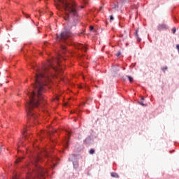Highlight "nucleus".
<instances>
[{
    "label": "nucleus",
    "instance_id": "obj_4",
    "mask_svg": "<svg viewBox=\"0 0 179 179\" xmlns=\"http://www.w3.org/2000/svg\"><path fill=\"white\" fill-rule=\"evenodd\" d=\"M77 48L78 50H81L82 51H84V52H86V51H87V48L86 47V45L83 44H78L77 45Z\"/></svg>",
    "mask_w": 179,
    "mask_h": 179
},
{
    "label": "nucleus",
    "instance_id": "obj_23",
    "mask_svg": "<svg viewBox=\"0 0 179 179\" xmlns=\"http://www.w3.org/2000/svg\"><path fill=\"white\" fill-rule=\"evenodd\" d=\"M43 134H45V132L44 131H41V134L43 135Z\"/></svg>",
    "mask_w": 179,
    "mask_h": 179
},
{
    "label": "nucleus",
    "instance_id": "obj_8",
    "mask_svg": "<svg viewBox=\"0 0 179 179\" xmlns=\"http://www.w3.org/2000/svg\"><path fill=\"white\" fill-rule=\"evenodd\" d=\"M23 160V157H19L18 159H16L15 163H19Z\"/></svg>",
    "mask_w": 179,
    "mask_h": 179
},
{
    "label": "nucleus",
    "instance_id": "obj_18",
    "mask_svg": "<svg viewBox=\"0 0 179 179\" xmlns=\"http://www.w3.org/2000/svg\"><path fill=\"white\" fill-rule=\"evenodd\" d=\"M110 20H114V17H113V15H110Z\"/></svg>",
    "mask_w": 179,
    "mask_h": 179
},
{
    "label": "nucleus",
    "instance_id": "obj_9",
    "mask_svg": "<svg viewBox=\"0 0 179 179\" xmlns=\"http://www.w3.org/2000/svg\"><path fill=\"white\" fill-rule=\"evenodd\" d=\"M66 134L67 136H71V135H72V132L71 131H66Z\"/></svg>",
    "mask_w": 179,
    "mask_h": 179
},
{
    "label": "nucleus",
    "instance_id": "obj_25",
    "mask_svg": "<svg viewBox=\"0 0 179 179\" xmlns=\"http://www.w3.org/2000/svg\"><path fill=\"white\" fill-rule=\"evenodd\" d=\"M141 100H145V99L143 97H141Z\"/></svg>",
    "mask_w": 179,
    "mask_h": 179
},
{
    "label": "nucleus",
    "instance_id": "obj_15",
    "mask_svg": "<svg viewBox=\"0 0 179 179\" xmlns=\"http://www.w3.org/2000/svg\"><path fill=\"white\" fill-rule=\"evenodd\" d=\"M73 166L76 169V167H78V163L77 162H73Z\"/></svg>",
    "mask_w": 179,
    "mask_h": 179
},
{
    "label": "nucleus",
    "instance_id": "obj_27",
    "mask_svg": "<svg viewBox=\"0 0 179 179\" xmlns=\"http://www.w3.org/2000/svg\"><path fill=\"white\" fill-rule=\"evenodd\" d=\"M0 150H1V147H0Z\"/></svg>",
    "mask_w": 179,
    "mask_h": 179
},
{
    "label": "nucleus",
    "instance_id": "obj_17",
    "mask_svg": "<svg viewBox=\"0 0 179 179\" xmlns=\"http://www.w3.org/2000/svg\"><path fill=\"white\" fill-rule=\"evenodd\" d=\"M62 48L64 51H66V48L65 46H62Z\"/></svg>",
    "mask_w": 179,
    "mask_h": 179
},
{
    "label": "nucleus",
    "instance_id": "obj_11",
    "mask_svg": "<svg viewBox=\"0 0 179 179\" xmlns=\"http://www.w3.org/2000/svg\"><path fill=\"white\" fill-rule=\"evenodd\" d=\"M127 78H128L129 82H134V78H132V77H131V76H127Z\"/></svg>",
    "mask_w": 179,
    "mask_h": 179
},
{
    "label": "nucleus",
    "instance_id": "obj_19",
    "mask_svg": "<svg viewBox=\"0 0 179 179\" xmlns=\"http://www.w3.org/2000/svg\"><path fill=\"white\" fill-rule=\"evenodd\" d=\"M117 8H118V5L115 4V6H114V8L117 9Z\"/></svg>",
    "mask_w": 179,
    "mask_h": 179
},
{
    "label": "nucleus",
    "instance_id": "obj_12",
    "mask_svg": "<svg viewBox=\"0 0 179 179\" xmlns=\"http://www.w3.org/2000/svg\"><path fill=\"white\" fill-rule=\"evenodd\" d=\"M94 149H91L90 150V155H94Z\"/></svg>",
    "mask_w": 179,
    "mask_h": 179
},
{
    "label": "nucleus",
    "instance_id": "obj_2",
    "mask_svg": "<svg viewBox=\"0 0 179 179\" xmlns=\"http://www.w3.org/2000/svg\"><path fill=\"white\" fill-rule=\"evenodd\" d=\"M56 8L59 10H64L66 13L64 19L69 20L70 16H78L76 11V5L72 1L69 0H57L55 3Z\"/></svg>",
    "mask_w": 179,
    "mask_h": 179
},
{
    "label": "nucleus",
    "instance_id": "obj_16",
    "mask_svg": "<svg viewBox=\"0 0 179 179\" xmlns=\"http://www.w3.org/2000/svg\"><path fill=\"white\" fill-rule=\"evenodd\" d=\"M162 71H164V72L167 71V66H165V67L162 68Z\"/></svg>",
    "mask_w": 179,
    "mask_h": 179
},
{
    "label": "nucleus",
    "instance_id": "obj_7",
    "mask_svg": "<svg viewBox=\"0 0 179 179\" xmlns=\"http://www.w3.org/2000/svg\"><path fill=\"white\" fill-rule=\"evenodd\" d=\"M69 143V138L66 139L64 143V147L68 148V144Z\"/></svg>",
    "mask_w": 179,
    "mask_h": 179
},
{
    "label": "nucleus",
    "instance_id": "obj_6",
    "mask_svg": "<svg viewBox=\"0 0 179 179\" xmlns=\"http://www.w3.org/2000/svg\"><path fill=\"white\" fill-rule=\"evenodd\" d=\"M27 131V128L24 127V130L22 131V135H23V136H24V138H26V134H26Z\"/></svg>",
    "mask_w": 179,
    "mask_h": 179
},
{
    "label": "nucleus",
    "instance_id": "obj_22",
    "mask_svg": "<svg viewBox=\"0 0 179 179\" xmlns=\"http://www.w3.org/2000/svg\"><path fill=\"white\" fill-rule=\"evenodd\" d=\"M120 55H121V53L119 52V53L117 54V57H120Z\"/></svg>",
    "mask_w": 179,
    "mask_h": 179
},
{
    "label": "nucleus",
    "instance_id": "obj_10",
    "mask_svg": "<svg viewBox=\"0 0 179 179\" xmlns=\"http://www.w3.org/2000/svg\"><path fill=\"white\" fill-rule=\"evenodd\" d=\"M136 36L137 37L138 41H141V39L139 38V35H138V31H136Z\"/></svg>",
    "mask_w": 179,
    "mask_h": 179
},
{
    "label": "nucleus",
    "instance_id": "obj_24",
    "mask_svg": "<svg viewBox=\"0 0 179 179\" xmlns=\"http://www.w3.org/2000/svg\"><path fill=\"white\" fill-rule=\"evenodd\" d=\"M56 100H59V98H58V96H56Z\"/></svg>",
    "mask_w": 179,
    "mask_h": 179
},
{
    "label": "nucleus",
    "instance_id": "obj_5",
    "mask_svg": "<svg viewBox=\"0 0 179 179\" xmlns=\"http://www.w3.org/2000/svg\"><path fill=\"white\" fill-rule=\"evenodd\" d=\"M111 177H113L115 178H120V176L117 173L112 172L111 173Z\"/></svg>",
    "mask_w": 179,
    "mask_h": 179
},
{
    "label": "nucleus",
    "instance_id": "obj_20",
    "mask_svg": "<svg viewBox=\"0 0 179 179\" xmlns=\"http://www.w3.org/2000/svg\"><path fill=\"white\" fill-rule=\"evenodd\" d=\"M160 27H164V25H159V29H160Z\"/></svg>",
    "mask_w": 179,
    "mask_h": 179
},
{
    "label": "nucleus",
    "instance_id": "obj_14",
    "mask_svg": "<svg viewBox=\"0 0 179 179\" xmlns=\"http://www.w3.org/2000/svg\"><path fill=\"white\" fill-rule=\"evenodd\" d=\"M90 31H93V30H94V27L93 26H90Z\"/></svg>",
    "mask_w": 179,
    "mask_h": 179
},
{
    "label": "nucleus",
    "instance_id": "obj_13",
    "mask_svg": "<svg viewBox=\"0 0 179 179\" xmlns=\"http://www.w3.org/2000/svg\"><path fill=\"white\" fill-rule=\"evenodd\" d=\"M139 104H141V106H143V107H146V105H145V103H143V101H140Z\"/></svg>",
    "mask_w": 179,
    "mask_h": 179
},
{
    "label": "nucleus",
    "instance_id": "obj_1",
    "mask_svg": "<svg viewBox=\"0 0 179 179\" xmlns=\"http://www.w3.org/2000/svg\"><path fill=\"white\" fill-rule=\"evenodd\" d=\"M36 73L34 78V83L32 87L25 92L27 95L26 98V110L27 115L31 121H34L38 118V115L36 113L34 108H38L45 106V99L43 92L45 90V87L51 80L52 71L55 72H62V67L59 63V59L52 58L48 62L43 65L40 69L38 66L34 68Z\"/></svg>",
    "mask_w": 179,
    "mask_h": 179
},
{
    "label": "nucleus",
    "instance_id": "obj_21",
    "mask_svg": "<svg viewBox=\"0 0 179 179\" xmlns=\"http://www.w3.org/2000/svg\"><path fill=\"white\" fill-rule=\"evenodd\" d=\"M172 31H173V33H176V28H173V29H172Z\"/></svg>",
    "mask_w": 179,
    "mask_h": 179
},
{
    "label": "nucleus",
    "instance_id": "obj_3",
    "mask_svg": "<svg viewBox=\"0 0 179 179\" xmlns=\"http://www.w3.org/2000/svg\"><path fill=\"white\" fill-rule=\"evenodd\" d=\"M73 34L71 32V30L65 29V30L61 33L60 35H57V41H62L63 43H66L69 45V43L68 41H71L72 40V37Z\"/></svg>",
    "mask_w": 179,
    "mask_h": 179
},
{
    "label": "nucleus",
    "instance_id": "obj_26",
    "mask_svg": "<svg viewBox=\"0 0 179 179\" xmlns=\"http://www.w3.org/2000/svg\"><path fill=\"white\" fill-rule=\"evenodd\" d=\"M27 17H29V15H27Z\"/></svg>",
    "mask_w": 179,
    "mask_h": 179
}]
</instances>
